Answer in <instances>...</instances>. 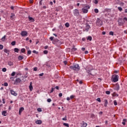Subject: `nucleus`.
Segmentation results:
<instances>
[{"instance_id": "obj_38", "label": "nucleus", "mask_w": 127, "mask_h": 127, "mask_svg": "<svg viewBox=\"0 0 127 127\" xmlns=\"http://www.w3.org/2000/svg\"><path fill=\"white\" fill-rule=\"evenodd\" d=\"M87 126V123H84V124H83V127H86Z\"/></svg>"}, {"instance_id": "obj_64", "label": "nucleus", "mask_w": 127, "mask_h": 127, "mask_svg": "<svg viewBox=\"0 0 127 127\" xmlns=\"http://www.w3.org/2000/svg\"><path fill=\"white\" fill-rule=\"evenodd\" d=\"M67 101H70V98L69 97L66 98Z\"/></svg>"}, {"instance_id": "obj_57", "label": "nucleus", "mask_w": 127, "mask_h": 127, "mask_svg": "<svg viewBox=\"0 0 127 127\" xmlns=\"http://www.w3.org/2000/svg\"><path fill=\"white\" fill-rule=\"evenodd\" d=\"M64 64L65 65H66V64L68 63L67 61H64Z\"/></svg>"}, {"instance_id": "obj_17", "label": "nucleus", "mask_w": 127, "mask_h": 127, "mask_svg": "<svg viewBox=\"0 0 127 127\" xmlns=\"http://www.w3.org/2000/svg\"><path fill=\"white\" fill-rule=\"evenodd\" d=\"M105 104H104V107H107V105H108V100L107 99H105L104 100Z\"/></svg>"}, {"instance_id": "obj_15", "label": "nucleus", "mask_w": 127, "mask_h": 127, "mask_svg": "<svg viewBox=\"0 0 127 127\" xmlns=\"http://www.w3.org/2000/svg\"><path fill=\"white\" fill-rule=\"evenodd\" d=\"M4 52H5V53H7L8 55H9V50L5 49L4 50Z\"/></svg>"}, {"instance_id": "obj_1", "label": "nucleus", "mask_w": 127, "mask_h": 127, "mask_svg": "<svg viewBox=\"0 0 127 127\" xmlns=\"http://www.w3.org/2000/svg\"><path fill=\"white\" fill-rule=\"evenodd\" d=\"M70 69H73V70H79L80 69V67L79 66V64H75L73 66H69Z\"/></svg>"}, {"instance_id": "obj_12", "label": "nucleus", "mask_w": 127, "mask_h": 127, "mask_svg": "<svg viewBox=\"0 0 127 127\" xmlns=\"http://www.w3.org/2000/svg\"><path fill=\"white\" fill-rule=\"evenodd\" d=\"M29 88L30 91H32V90H33V87H32V82H31L30 83V85L29 86Z\"/></svg>"}, {"instance_id": "obj_41", "label": "nucleus", "mask_w": 127, "mask_h": 127, "mask_svg": "<svg viewBox=\"0 0 127 127\" xmlns=\"http://www.w3.org/2000/svg\"><path fill=\"white\" fill-rule=\"evenodd\" d=\"M98 2V0H94V3H95V4H97Z\"/></svg>"}, {"instance_id": "obj_26", "label": "nucleus", "mask_w": 127, "mask_h": 127, "mask_svg": "<svg viewBox=\"0 0 127 127\" xmlns=\"http://www.w3.org/2000/svg\"><path fill=\"white\" fill-rule=\"evenodd\" d=\"M87 40H89V41H91L92 40V37L88 36L87 38Z\"/></svg>"}, {"instance_id": "obj_11", "label": "nucleus", "mask_w": 127, "mask_h": 127, "mask_svg": "<svg viewBox=\"0 0 127 127\" xmlns=\"http://www.w3.org/2000/svg\"><path fill=\"white\" fill-rule=\"evenodd\" d=\"M10 93L11 94V95H13V96H17V94L16 93H15V92L12 90H10Z\"/></svg>"}, {"instance_id": "obj_39", "label": "nucleus", "mask_w": 127, "mask_h": 127, "mask_svg": "<svg viewBox=\"0 0 127 127\" xmlns=\"http://www.w3.org/2000/svg\"><path fill=\"white\" fill-rule=\"evenodd\" d=\"M3 48V46L2 45H0V50H1Z\"/></svg>"}, {"instance_id": "obj_54", "label": "nucleus", "mask_w": 127, "mask_h": 127, "mask_svg": "<svg viewBox=\"0 0 127 127\" xmlns=\"http://www.w3.org/2000/svg\"><path fill=\"white\" fill-rule=\"evenodd\" d=\"M34 71H36L37 70V67H35L33 69Z\"/></svg>"}, {"instance_id": "obj_14", "label": "nucleus", "mask_w": 127, "mask_h": 127, "mask_svg": "<svg viewBox=\"0 0 127 127\" xmlns=\"http://www.w3.org/2000/svg\"><path fill=\"white\" fill-rule=\"evenodd\" d=\"M28 18L29 19L30 21H32V22H33L34 21V19L30 16L28 17Z\"/></svg>"}, {"instance_id": "obj_32", "label": "nucleus", "mask_w": 127, "mask_h": 127, "mask_svg": "<svg viewBox=\"0 0 127 127\" xmlns=\"http://www.w3.org/2000/svg\"><path fill=\"white\" fill-rule=\"evenodd\" d=\"M118 8L120 11H122V10H123V8L121 7H118Z\"/></svg>"}, {"instance_id": "obj_40", "label": "nucleus", "mask_w": 127, "mask_h": 127, "mask_svg": "<svg viewBox=\"0 0 127 127\" xmlns=\"http://www.w3.org/2000/svg\"><path fill=\"white\" fill-rule=\"evenodd\" d=\"M37 111L38 112H42L41 108H38Z\"/></svg>"}, {"instance_id": "obj_55", "label": "nucleus", "mask_w": 127, "mask_h": 127, "mask_svg": "<svg viewBox=\"0 0 127 127\" xmlns=\"http://www.w3.org/2000/svg\"><path fill=\"white\" fill-rule=\"evenodd\" d=\"M91 118H94L95 117V115L92 114L91 115Z\"/></svg>"}, {"instance_id": "obj_59", "label": "nucleus", "mask_w": 127, "mask_h": 127, "mask_svg": "<svg viewBox=\"0 0 127 127\" xmlns=\"http://www.w3.org/2000/svg\"><path fill=\"white\" fill-rule=\"evenodd\" d=\"M99 115H101V116H102V115H103V112L101 111L99 113Z\"/></svg>"}, {"instance_id": "obj_3", "label": "nucleus", "mask_w": 127, "mask_h": 127, "mask_svg": "<svg viewBox=\"0 0 127 127\" xmlns=\"http://www.w3.org/2000/svg\"><path fill=\"white\" fill-rule=\"evenodd\" d=\"M90 8V7L89 6H86L84 7L83 8H82V10L84 13H87L88 12V9Z\"/></svg>"}, {"instance_id": "obj_9", "label": "nucleus", "mask_w": 127, "mask_h": 127, "mask_svg": "<svg viewBox=\"0 0 127 127\" xmlns=\"http://www.w3.org/2000/svg\"><path fill=\"white\" fill-rule=\"evenodd\" d=\"M23 111H24V108L23 107H21L19 109V115L20 116V115H21V113H22V112H23Z\"/></svg>"}, {"instance_id": "obj_35", "label": "nucleus", "mask_w": 127, "mask_h": 127, "mask_svg": "<svg viewBox=\"0 0 127 127\" xmlns=\"http://www.w3.org/2000/svg\"><path fill=\"white\" fill-rule=\"evenodd\" d=\"M2 71L3 72H6V68H3L2 69Z\"/></svg>"}, {"instance_id": "obj_10", "label": "nucleus", "mask_w": 127, "mask_h": 127, "mask_svg": "<svg viewBox=\"0 0 127 127\" xmlns=\"http://www.w3.org/2000/svg\"><path fill=\"white\" fill-rule=\"evenodd\" d=\"M90 28V25H88V24H86V26L85 28V31H88Z\"/></svg>"}, {"instance_id": "obj_36", "label": "nucleus", "mask_w": 127, "mask_h": 127, "mask_svg": "<svg viewBox=\"0 0 127 127\" xmlns=\"http://www.w3.org/2000/svg\"><path fill=\"white\" fill-rule=\"evenodd\" d=\"M2 115H4V116H5V114H6V111H4L2 112Z\"/></svg>"}, {"instance_id": "obj_6", "label": "nucleus", "mask_w": 127, "mask_h": 127, "mask_svg": "<svg viewBox=\"0 0 127 127\" xmlns=\"http://www.w3.org/2000/svg\"><path fill=\"white\" fill-rule=\"evenodd\" d=\"M27 32L25 31H22L20 35H21V36L24 37V36H27Z\"/></svg>"}, {"instance_id": "obj_34", "label": "nucleus", "mask_w": 127, "mask_h": 127, "mask_svg": "<svg viewBox=\"0 0 127 127\" xmlns=\"http://www.w3.org/2000/svg\"><path fill=\"white\" fill-rule=\"evenodd\" d=\"M63 121H67V116H65L64 118H63Z\"/></svg>"}, {"instance_id": "obj_27", "label": "nucleus", "mask_w": 127, "mask_h": 127, "mask_svg": "<svg viewBox=\"0 0 127 127\" xmlns=\"http://www.w3.org/2000/svg\"><path fill=\"white\" fill-rule=\"evenodd\" d=\"M94 11L95 13H98V12H99V10L97 8L94 9Z\"/></svg>"}, {"instance_id": "obj_37", "label": "nucleus", "mask_w": 127, "mask_h": 127, "mask_svg": "<svg viewBox=\"0 0 127 127\" xmlns=\"http://www.w3.org/2000/svg\"><path fill=\"white\" fill-rule=\"evenodd\" d=\"M4 86H5V87H7V86H8V84L6 82H5L4 83Z\"/></svg>"}, {"instance_id": "obj_29", "label": "nucleus", "mask_w": 127, "mask_h": 127, "mask_svg": "<svg viewBox=\"0 0 127 127\" xmlns=\"http://www.w3.org/2000/svg\"><path fill=\"white\" fill-rule=\"evenodd\" d=\"M114 104L115 106H117V105H118V103L117 102V100H114Z\"/></svg>"}, {"instance_id": "obj_30", "label": "nucleus", "mask_w": 127, "mask_h": 127, "mask_svg": "<svg viewBox=\"0 0 127 127\" xmlns=\"http://www.w3.org/2000/svg\"><path fill=\"white\" fill-rule=\"evenodd\" d=\"M15 43H16L15 41H13L11 42V45H12L13 46L15 45Z\"/></svg>"}, {"instance_id": "obj_22", "label": "nucleus", "mask_w": 127, "mask_h": 127, "mask_svg": "<svg viewBox=\"0 0 127 127\" xmlns=\"http://www.w3.org/2000/svg\"><path fill=\"white\" fill-rule=\"evenodd\" d=\"M19 51V49H18V48H15V49H14V51H15V52H17V53H18V51Z\"/></svg>"}, {"instance_id": "obj_51", "label": "nucleus", "mask_w": 127, "mask_h": 127, "mask_svg": "<svg viewBox=\"0 0 127 127\" xmlns=\"http://www.w3.org/2000/svg\"><path fill=\"white\" fill-rule=\"evenodd\" d=\"M87 73H89L90 75H93V74H92V73H91V72H90V70H87Z\"/></svg>"}, {"instance_id": "obj_48", "label": "nucleus", "mask_w": 127, "mask_h": 127, "mask_svg": "<svg viewBox=\"0 0 127 127\" xmlns=\"http://www.w3.org/2000/svg\"><path fill=\"white\" fill-rule=\"evenodd\" d=\"M33 53H35L36 54H38V52H36V51L35 50H34L33 51Z\"/></svg>"}, {"instance_id": "obj_33", "label": "nucleus", "mask_w": 127, "mask_h": 127, "mask_svg": "<svg viewBox=\"0 0 127 127\" xmlns=\"http://www.w3.org/2000/svg\"><path fill=\"white\" fill-rule=\"evenodd\" d=\"M106 94H107V95H110V94H111V92L110 91H107L106 92Z\"/></svg>"}, {"instance_id": "obj_28", "label": "nucleus", "mask_w": 127, "mask_h": 127, "mask_svg": "<svg viewBox=\"0 0 127 127\" xmlns=\"http://www.w3.org/2000/svg\"><path fill=\"white\" fill-rule=\"evenodd\" d=\"M65 26H66V27H69V23H66L65 24Z\"/></svg>"}, {"instance_id": "obj_13", "label": "nucleus", "mask_w": 127, "mask_h": 127, "mask_svg": "<svg viewBox=\"0 0 127 127\" xmlns=\"http://www.w3.org/2000/svg\"><path fill=\"white\" fill-rule=\"evenodd\" d=\"M36 124H37V125H41V124H42V121L41 120L36 121Z\"/></svg>"}, {"instance_id": "obj_31", "label": "nucleus", "mask_w": 127, "mask_h": 127, "mask_svg": "<svg viewBox=\"0 0 127 127\" xmlns=\"http://www.w3.org/2000/svg\"><path fill=\"white\" fill-rule=\"evenodd\" d=\"M109 34H110V35H114V32H113V31H110V32H109Z\"/></svg>"}, {"instance_id": "obj_46", "label": "nucleus", "mask_w": 127, "mask_h": 127, "mask_svg": "<svg viewBox=\"0 0 127 127\" xmlns=\"http://www.w3.org/2000/svg\"><path fill=\"white\" fill-rule=\"evenodd\" d=\"M27 54H29V55L31 54V51H28Z\"/></svg>"}, {"instance_id": "obj_16", "label": "nucleus", "mask_w": 127, "mask_h": 127, "mask_svg": "<svg viewBox=\"0 0 127 127\" xmlns=\"http://www.w3.org/2000/svg\"><path fill=\"white\" fill-rule=\"evenodd\" d=\"M24 57L23 56H19L18 57V60L20 61V60H22V59H23Z\"/></svg>"}, {"instance_id": "obj_45", "label": "nucleus", "mask_w": 127, "mask_h": 127, "mask_svg": "<svg viewBox=\"0 0 127 127\" xmlns=\"http://www.w3.org/2000/svg\"><path fill=\"white\" fill-rule=\"evenodd\" d=\"M47 53H48V51H46V50H45V51H44V54H47Z\"/></svg>"}, {"instance_id": "obj_43", "label": "nucleus", "mask_w": 127, "mask_h": 127, "mask_svg": "<svg viewBox=\"0 0 127 127\" xmlns=\"http://www.w3.org/2000/svg\"><path fill=\"white\" fill-rule=\"evenodd\" d=\"M47 102L48 103H50V102H51V99L50 98H49L47 99Z\"/></svg>"}, {"instance_id": "obj_60", "label": "nucleus", "mask_w": 127, "mask_h": 127, "mask_svg": "<svg viewBox=\"0 0 127 127\" xmlns=\"http://www.w3.org/2000/svg\"><path fill=\"white\" fill-rule=\"evenodd\" d=\"M50 4L51 5H52L53 4V2L50 1Z\"/></svg>"}, {"instance_id": "obj_7", "label": "nucleus", "mask_w": 127, "mask_h": 127, "mask_svg": "<svg viewBox=\"0 0 127 127\" xmlns=\"http://www.w3.org/2000/svg\"><path fill=\"white\" fill-rule=\"evenodd\" d=\"M115 76L114 77V79H113V82H114L115 83H116V82H118V81H119V75H114Z\"/></svg>"}, {"instance_id": "obj_5", "label": "nucleus", "mask_w": 127, "mask_h": 127, "mask_svg": "<svg viewBox=\"0 0 127 127\" xmlns=\"http://www.w3.org/2000/svg\"><path fill=\"white\" fill-rule=\"evenodd\" d=\"M73 13L74 15L75 16H79V10L75 9V10H74L73 11Z\"/></svg>"}, {"instance_id": "obj_4", "label": "nucleus", "mask_w": 127, "mask_h": 127, "mask_svg": "<svg viewBox=\"0 0 127 127\" xmlns=\"http://www.w3.org/2000/svg\"><path fill=\"white\" fill-rule=\"evenodd\" d=\"M118 24L120 26L124 25V20L122 18L118 19Z\"/></svg>"}, {"instance_id": "obj_49", "label": "nucleus", "mask_w": 127, "mask_h": 127, "mask_svg": "<svg viewBox=\"0 0 127 127\" xmlns=\"http://www.w3.org/2000/svg\"><path fill=\"white\" fill-rule=\"evenodd\" d=\"M43 0H41L40 1V2H39V4H40V5H42V1H43Z\"/></svg>"}, {"instance_id": "obj_58", "label": "nucleus", "mask_w": 127, "mask_h": 127, "mask_svg": "<svg viewBox=\"0 0 127 127\" xmlns=\"http://www.w3.org/2000/svg\"><path fill=\"white\" fill-rule=\"evenodd\" d=\"M43 75H44V73H40V74H39V76H43Z\"/></svg>"}, {"instance_id": "obj_52", "label": "nucleus", "mask_w": 127, "mask_h": 127, "mask_svg": "<svg viewBox=\"0 0 127 127\" xmlns=\"http://www.w3.org/2000/svg\"><path fill=\"white\" fill-rule=\"evenodd\" d=\"M15 75V72H13L12 73H11V76H14Z\"/></svg>"}, {"instance_id": "obj_42", "label": "nucleus", "mask_w": 127, "mask_h": 127, "mask_svg": "<svg viewBox=\"0 0 127 127\" xmlns=\"http://www.w3.org/2000/svg\"><path fill=\"white\" fill-rule=\"evenodd\" d=\"M50 39L51 41H52V40H53V39H54V37H51L50 38Z\"/></svg>"}, {"instance_id": "obj_20", "label": "nucleus", "mask_w": 127, "mask_h": 127, "mask_svg": "<svg viewBox=\"0 0 127 127\" xmlns=\"http://www.w3.org/2000/svg\"><path fill=\"white\" fill-rule=\"evenodd\" d=\"M115 89L117 90V91H119V90H120V86L116 85Z\"/></svg>"}, {"instance_id": "obj_8", "label": "nucleus", "mask_w": 127, "mask_h": 127, "mask_svg": "<svg viewBox=\"0 0 127 127\" xmlns=\"http://www.w3.org/2000/svg\"><path fill=\"white\" fill-rule=\"evenodd\" d=\"M20 82H21V79H20L19 78H16L15 81V84L17 85V84H18V83H20Z\"/></svg>"}, {"instance_id": "obj_53", "label": "nucleus", "mask_w": 127, "mask_h": 127, "mask_svg": "<svg viewBox=\"0 0 127 127\" xmlns=\"http://www.w3.org/2000/svg\"><path fill=\"white\" fill-rule=\"evenodd\" d=\"M123 122H124V123H127V119H123Z\"/></svg>"}, {"instance_id": "obj_18", "label": "nucleus", "mask_w": 127, "mask_h": 127, "mask_svg": "<svg viewBox=\"0 0 127 127\" xmlns=\"http://www.w3.org/2000/svg\"><path fill=\"white\" fill-rule=\"evenodd\" d=\"M5 37H6V36L5 35H4L1 39V40L2 41H5Z\"/></svg>"}, {"instance_id": "obj_50", "label": "nucleus", "mask_w": 127, "mask_h": 127, "mask_svg": "<svg viewBox=\"0 0 127 127\" xmlns=\"http://www.w3.org/2000/svg\"><path fill=\"white\" fill-rule=\"evenodd\" d=\"M54 91V88H52L50 91V93H53Z\"/></svg>"}, {"instance_id": "obj_61", "label": "nucleus", "mask_w": 127, "mask_h": 127, "mask_svg": "<svg viewBox=\"0 0 127 127\" xmlns=\"http://www.w3.org/2000/svg\"><path fill=\"white\" fill-rule=\"evenodd\" d=\"M59 96V97H62V96H63L62 93H60Z\"/></svg>"}, {"instance_id": "obj_44", "label": "nucleus", "mask_w": 127, "mask_h": 127, "mask_svg": "<svg viewBox=\"0 0 127 127\" xmlns=\"http://www.w3.org/2000/svg\"><path fill=\"white\" fill-rule=\"evenodd\" d=\"M97 101L101 103V99L100 98H97Z\"/></svg>"}, {"instance_id": "obj_62", "label": "nucleus", "mask_w": 127, "mask_h": 127, "mask_svg": "<svg viewBox=\"0 0 127 127\" xmlns=\"http://www.w3.org/2000/svg\"><path fill=\"white\" fill-rule=\"evenodd\" d=\"M102 34L103 35H105V34H106V32H105V31L102 32Z\"/></svg>"}, {"instance_id": "obj_56", "label": "nucleus", "mask_w": 127, "mask_h": 127, "mask_svg": "<svg viewBox=\"0 0 127 127\" xmlns=\"http://www.w3.org/2000/svg\"><path fill=\"white\" fill-rule=\"evenodd\" d=\"M12 14V15L10 16V18H11H11H13V17L14 16V14Z\"/></svg>"}, {"instance_id": "obj_47", "label": "nucleus", "mask_w": 127, "mask_h": 127, "mask_svg": "<svg viewBox=\"0 0 127 127\" xmlns=\"http://www.w3.org/2000/svg\"><path fill=\"white\" fill-rule=\"evenodd\" d=\"M70 99H74V98H75V96H74V95H71V96H70Z\"/></svg>"}, {"instance_id": "obj_19", "label": "nucleus", "mask_w": 127, "mask_h": 127, "mask_svg": "<svg viewBox=\"0 0 127 127\" xmlns=\"http://www.w3.org/2000/svg\"><path fill=\"white\" fill-rule=\"evenodd\" d=\"M8 64H9V66H12V65H13V63L11 62H8Z\"/></svg>"}, {"instance_id": "obj_23", "label": "nucleus", "mask_w": 127, "mask_h": 127, "mask_svg": "<svg viewBox=\"0 0 127 127\" xmlns=\"http://www.w3.org/2000/svg\"><path fill=\"white\" fill-rule=\"evenodd\" d=\"M21 52H22V53H24L25 52V49L24 48L21 49Z\"/></svg>"}, {"instance_id": "obj_63", "label": "nucleus", "mask_w": 127, "mask_h": 127, "mask_svg": "<svg viewBox=\"0 0 127 127\" xmlns=\"http://www.w3.org/2000/svg\"><path fill=\"white\" fill-rule=\"evenodd\" d=\"M124 20H126V21H127V17H124Z\"/></svg>"}, {"instance_id": "obj_21", "label": "nucleus", "mask_w": 127, "mask_h": 127, "mask_svg": "<svg viewBox=\"0 0 127 127\" xmlns=\"http://www.w3.org/2000/svg\"><path fill=\"white\" fill-rule=\"evenodd\" d=\"M74 47H73L72 49H71V51H77V48H75V46H73Z\"/></svg>"}, {"instance_id": "obj_2", "label": "nucleus", "mask_w": 127, "mask_h": 127, "mask_svg": "<svg viewBox=\"0 0 127 127\" xmlns=\"http://www.w3.org/2000/svg\"><path fill=\"white\" fill-rule=\"evenodd\" d=\"M96 25L98 26H102V25H103V21L99 19H98V20L96 22Z\"/></svg>"}, {"instance_id": "obj_24", "label": "nucleus", "mask_w": 127, "mask_h": 127, "mask_svg": "<svg viewBox=\"0 0 127 127\" xmlns=\"http://www.w3.org/2000/svg\"><path fill=\"white\" fill-rule=\"evenodd\" d=\"M63 125L64 126V127H69V124L67 123H64Z\"/></svg>"}, {"instance_id": "obj_25", "label": "nucleus", "mask_w": 127, "mask_h": 127, "mask_svg": "<svg viewBox=\"0 0 127 127\" xmlns=\"http://www.w3.org/2000/svg\"><path fill=\"white\" fill-rule=\"evenodd\" d=\"M120 5H121V6H124V5H125V3L123 2H121L120 3H119Z\"/></svg>"}]
</instances>
